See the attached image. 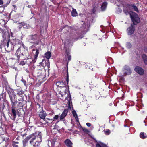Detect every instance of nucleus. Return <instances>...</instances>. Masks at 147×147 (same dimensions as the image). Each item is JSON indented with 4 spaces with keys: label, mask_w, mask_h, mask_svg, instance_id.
Returning a JSON list of instances; mask_svg holds the SVG:
<instances>
[{
    "label": "nucleus",
    "mask_w": 147,
    "mask_h": 147,
    "mask_svg": "<svg viewBox=\"0 0 147 147\" xmlns=\"http://www.w3.org/2000/svg\"><path fill=\"white\" fill-rule=\"evenodd\" d=\"M3 0H0V5H3Z\"/></svg>",
    "instance_id": "79ce46f5"
},
{
    "label": "nucleus",
    "mask_w": 147,
    "mask_h": 147,
    "mask_svg": "<svg viewBox=\"0 0 147 147\" xmlns=\"http://www.w3.org/2000/svg\"><path fill=\"white\" fill-rule=\"evenodd\" d=\"M61 95V96H63V94H61V93L60 94Z\"/></svg>",
    "instance_id": "8fccbe9b"
},
{
    "label": "nucleus",
    "mask_w": 147,
    "mask_h": 147,
    "mask_svg": "<svg viewBox=\"0 0 147 147\" xmlns=\"http://www.w3.org/2000/svg\"><path fill=\"white\" fill-rule=\"evenodd\" d=\"M83 130L85 131V132H88V130L86 129H83Z\"/></svg>",
    "instance_id": "c03bdc74"
},
{
    "label": "nucleus",
    "mask_w": 147,
    "mask_h": 147,
    "mask_svg": "<svg viewBox=\"0 0 147 147\" xmlns=\"http://www.w3.org/2000/svg\"><path fill=\"white\" fill-rule=\"evenodd\" d=\"M45 56L47 59H49L51 57V53L49 52H47L45 54Z\"/></svg>",
    "instance_id": "a878e982"
},
{
    "label": "nucleus",
    "mask_w": 147,
    "mask_h": 147,
    "mask_svg": "<svg viewBox=\"0 0 147 147\" xmlns=\"http://www.w3.org/2000/svg\"><path fill=\"white\" fill-rule=\"evenodd\" d=\"M140 137L143 139L147 137L146 134H145L144 132H141L140 133Z\"/></svg>",
    "instance_id": "7c9ffc66"
},
{
    "label": "nucleus",
    "mask_w": 147,
    "mask_h": 147,
    "mask_svg": "<svg viewBox=\"0 0 147 147\" xmlns=\"http://www.w3.org/2000/svg\"><path fill=\"white\" fill-rule=\"evenodd\" d=\"M12 112L13 115L12 119L15 120L16 117V111L15 110V105H11Z\"/></svg>",
    "instance_id": "f8f14e48"
},
{
    "label": "nucleus",
    "mask_w": 147,
    "mask_h": 147,
    "mask_svg": "<svg viewBox=\"0 0 147 147\" xmlns=\"http://www.w3.org/2000/svg\"><path fill=\"white\" fill-rule=\"evenodd\" d=\"M39 116L40 118L42 119L40 121V122L42 124H45V118L47 115V114L45 111L42 110L40 112L39 114Z\"/></svg>",
    "instance_id": "423d86ee"
},
{
    "label": "nucleus",
    "mask_w": 147,
    "mask_h": 147,
    "mask_svg": "<svg viewBox=\"0 0 147 147\" xmlns=\"http://www.w3.org/2000/svg\"><path fill=\"white\" fill-rule=\"evenodd\" d=\"M24 24V22H20L18 24H19V26H18V28L20 30L22 27L23 26Z\"/></svg>",
    "instance_id": "2f4dec72"
},
{
    "label": "nucleus",
    "mask_w": 147,
    "mask_h": 147,
    "mask_svg": "<svg viewBox=\"0 0 147 147\" xmlns=\"http://www.w3.org/2000/svg\"><path fill=\"white\" fill-rule=\"evenodd\" d=\"M130 10L128 4L124 7L123 12L126 15L129 14L134 24H136L135 22L136 23L139 22L140 18L136 13L134 12L130 11Z\"/></svg>",
    "instance_id": "f257e3e1"
},
{
    "label": "nucleus",
    "mask_w": 147,
    "mask_h": 147,
    "mask_svg": "<svg viewBox=\"0 0 147 147\" xmlns=\"http://www.w3.org/2000/svg\"><path fill=\"white\" fill-rule=\"evenodd\" d=\"M59 82H57V83H56V84L57 85H59L58 84H59Z\"/></svg>",
    "instance_id": "3c124183"
},
{
    "label": "nucleus",
    "mask_w": 147,
    "mask_h": 147,
    "mask_svg": "<svg viewBox=\"0 0 147 147\" xmlns=\"http://www.w3.org/2000/svg\"><path fill=\"white\" fill-rule=\"evenodd\" d=\"M24 52L21 53L22 56H25L27 59V60H28L30 63L32 62V59L30 58L28 50H24Z\"/></svg>",
    "instance_id": "0eeeda50"
},
{
    "label": "nucleus",
    "mask_w": 147,
    "mask_h": 147,
    "mask_svg": "<svg viewBox=\"0 0 147 147\" xmlns=\"http://www.w3.org/2000/svg\"><path fill=\"white\" fill-rule=\"evenodd\" d=\"M124 126H125V127H127V125H124Z\"/></svg>",
    "instance_id": "6e6d98bb"
},
{
    "label": "nucleus",
    "mask_w": 147,
    "mask_h": 147,
    "mask_svg": "<svg viewBox=\"0 0 147 147\" xmlns=\"http://www.w3.org/2000/svg\"><path fill=\"white\" fill-rule=\"evenodd\" d=\"M59 118V116L58 115H56L54 116L53 117V119H51V120H53V121H54L57 120Z\"/></svg>",
    "instance_id": "473e14b6"
},
{
    "label": "nucleus",
    "mask_w": 147,
    "mask_h": 147,
    "mask_svg": "<svg viewBox=\"0 0 147 147\" xmlns=\"http://www.w3.org/2000/svg\"><path fill=\"white\" fill-rule=\"evenodd\" d=\"M1 48H2V46L1 45L0 46V48L1 49Z\"/></svg>",
    "instance_id": "603ef678"
},
{
    "label": "nucleus",
    "mask_w": 147,
    "mask_h": 147,
    "mask_svg": "<svg viewBox=\"0 0 147 147\" xmlns=\"http://www.w3.org/2000/svg\"><path fill=\"white\" fill-rule=\"evenodd\" d=\"M7 92L9 97L11 105H15L17 101L16 96L14 91L12 89H11L9 90Z\"/></svg>",
    "instance_id": "7ed1b4c3"
},
{
    "label": "nucleus",
    "mask_w": 147,
    "mask_h": 147,
    "mask_svg": "<svg viewBox=\"0 0 147 147\" xmlns=\"http://www.w3.org/2000/svg\"><path fill=\"white\" fill-rule=\"evenodd\" d=\"M86 125L88 127H90L91 126V124L90 123H86Z\"/></svg>",
    "instance_id": "a19ab883"
},
{
    "label": "nucleus",
    "mask_w": 147,
    "mask_h": 147,
    "mask_svg": "<svg viewBox=\"0 0 147 147\" xmlns=\"http://www.w3.org/2000/svg\"><path fill=\"white\" fill-rule=\"evenodd\" d=\"M107 5V3L106 2H104L102 4L101 6V9L102 11H104L105 10Z\"/></svg>",
    "instance_id": "5701e85b"
},
{
    "label": "nucleus",
    "mask_w": 147,
    "mask_h": 147,
    "mask_svg": "<svg viewBox=\"0 0 147 147\" xmlns=\"http://www.w3.org/2000/svg\"><path fill=\"white\" fill-rule=\"evenodd\" d=\"M9 40L7 42L6 45L5 46V49L6 51L8 52H10L11 50H12V49L11 48H10L9 47Z\"/></svg>",
    "instance_id": "f3484780"
},
{
    "label": "nucleus",
    "mask_w": 147,
    "mask_h": 147,
    "mask_svg": "<svg viewBox=\"0 0 147 147\" xmlns=\"http://www.w3.org/2000/svg\"><path fill=\"white\" fill-rule=\"evenodd\" d=\"M72 113L74 117L76 116L77 117V116L76 112L75 111H72Z\"/></svg>",
    "instance_id": "4c0bfd02"
},
{
    "label": "nucleus",
    "mask_w": 147,
    "mask_h": 147,
    "mask_svg": "<svg viewBox=\"0 0 147 147\" xmlns=\"http://www.w3.org/2000/svg\"><path fill=\"white\" fill-rule=\"evenodd\" d=\"M65 143L68 147H71L73 144L68 139H66L65 141Z\"/></svg>",
    "instance_id": "4468645a"
},
{
    "label": "nucleus",
    "mask_w": 147,
    "mask_h": 147,
    "mask_svg": "<svg viewBox=\"0 0 147 147\" xmlns=\"http://www.w3.org/2000/svg\"><path fill=\"white\" fill-rule=\"evenodd\" d=\"M68 61H69L71 60V56L68 53H67Z\"/></svg>",
    "instance_id": "c9c22d12"
},
{
    "label": "nucleus",
    "mask_w": 147,
    "mask_h": 147,
    "mask_svg": "<svg viewBox=\"0 0 147 147\" xmlns=\"http://www.w3.org/2000/svg\"><path fill=\"white\" fill-rule=\"evenodd\" d=\"M25 85L26 84V82L25 81H23Z\"/></svg>",
    "instance_id": "09e8293b"
},
{
    "label": "nucleus",
    "mask_w": 147,
    "mask_h": 147,
    "mask_svg": "<svg viewBox=\"0 0 147 147\" xmlns=\"http://www.w3.org/2000/svg\"><path fill=\"white\" fill-rule=\"evenodd\" d=\"M131 46V45L129 42L127 43L126 44V47L128 48H130Z\"/></svg>",
    "instance_id": "f704fd0d"
},
{
    "label": "nucleus",
    "mask_w": 147,
    "mask_h": 147,
    "mask_svg": "<svg viewBox=\"0 0 147 147\" xmlns=\"http://www.w3.org/2000/svg\"><path fill=\"white\" fill-rule=\"evenodd\" d=\"M142 58L144 63L147 65V56L146 55L143 54L142 55Z\"/></svg>",
    "instance_id": "412c9836"
},
{
    "label": "nucleus",
    "mask_w": 147,
    "mask_h": 147,
    "mask_svg": "<svg viewBox=\"0 0 147 147\" xmlns=\"http://www.w3.org/2000/svg\"><path fill=\"white\" fill-rule=\"evenodd\" d=\"M66 81L67 83V84L68 85V82H69V76H68V73L67 72V77L66 78Z\"/></svg>",
    "instance_id": "e433bc0d"
},
{
    "label": "nucleus",
    "mask_w": 147,
    "mask_h": 147,
    "mask_svg": "<svg viewBox=\"0 0 147 147\" xmlns=\"http://www.w3.org/2000/svg\"><path fill=\"white\" fill-rule=\"evenodd\" d=\"M96 147H106V146L103 143L100 142L96 144Z\"/></svg>",
    "instance_id": "bb28decb"
},
{
    "label": "nucleus",
    "mask_w": 147,
    "mask_h": 147,
    "mask_svg": "<svg viewBox=\"0 0 147 147\" xmlns=\"http://www.w3.org/2000/svg\"><path fill=\"white\" fill-rule=\"evenodd\" d=\"M66 93V92H65V94Z\"/></svg>",
    "instance_id": "4d7b16f0"
},
{
    "label": "nucleus",
    "mask_w": 147,
    "mask_h": 147,
    "mask_svg": "<svg viewBox=\"0 0 147 147\" xmlns=\"http://www.w3.org/2000/svg\"><path fill=\"white\" fill-rule=\"evenodd\" d=\"M137 23L135 22V25ZM134 24H131V26L127 28V33L128 35H131L133 34L135 30V28L134 26Z\"/></svg>",
    "instance_id": "6e6552de"
},
{
    "label": "nucleus",
    "mask_w": 147,
    "mask_h": 147,
    "mask_svg": "<svg viewBox=\"0 0 147 147\" xmlns=\"http://www.w3.org/2000/svg\"><path fill=\"white\" fill-rule=\"evenodd\" d=\"M95 118H96V117H94V119H95Z\"/></svg>",
    "instance_id": "bf43d9fd"
},
{
    "label": "nucleus",
    "mask_w": 147,
    "mask_h": 147,
    "mask_svg": "<svg viewBox=\"0 0 147 147\" xmlns=\"http://www.w3.org/2000/svg\"><path fill=\"white\" fill-rule=\"evenodd\" d=\"M39 54V50L36 49V53L34 55V59L32 60V63H34L36 61L38 55Z\"/></svg>",
    "instance_id": "2eb2a0df"
},
{
    "label": "nucleus",
    "mask_w": 147,
    "mask_h": 147,
    "mask_svg": "<svg viewBox=\"0 0 147 147\" xmlns=\"http://www.w3.org/2000/svg\"><path fill=\"white\" fill-rule=\"evenodd\" d=\"M14 43L15 45H20V46L22 45H23V43L22 42V41L18 39H15L14 41Z\"/></svg>",
    "instance_id": "6ab92c4d"
},
{
    "label": "nucleus",
    "mask_w": 147,
    "mask_h": 147,
    "mask_svg": "<svg viewBox=\"0 0 147 147\" xmlns=\"http://www.w3.org/2000/svg\"><path fill=\"white\" fill-rule=\"evenodd\" d=\"M127 121V120H126L125 121V122H126V121Z\"/></svg>",
    "instance_id": "13d9d810"
},
{
    "label": "nucleus",
    "mask_w": 147,
    "mask_h": 147,
    "mask_svg": "<svg viewBox=\"0 0 147 147\" xmlns=\"http://www.w3.org/2000/svg\"><path fill=\"white\" fill-rule=\"evenodd\" d=\"M20 64L22 65H25V63L24 61H21L20 63Z\"/></svg>",
    "instance_id": "58836bf2"
},
{
    "label": "nucleus",
    "mask_w": 147,
    "mask_h": 147,
    "mask_svg": "<svg viewBox=\"0 0 147 147\" xmlns=\"http://www.w3.org/2000/svg\"><path fill=\"white\" fill-rule=\"evenodd\" d=\"M71 14L72 16L76 17L78 15V13L75 9L72 8V10L71 11Z\"/></svg>",
    "instance_id": "4be33fe9"
},
{
    "label": "nucleus",
    "mask_w": 147,
    "mask_h": 147,
    "mask_svg": "<svg viewBox=\"0 0 147 147\" xmlns=\"http://www.w3.org/2000/svg\"><path fill=\"white\" fill-rule=\"evenodd\" d=\"M13 147H19V142H18L13 141L12 143Z\"/></svg>",
    "instance_id": "393cba45"
},
{
    "label": "nucleus",
    "mask_w": 147,
    "mask_h": 147,
    "mask_svg": "<svg viewBox=\"0 0 147 147\" xmlns=\"http://www.w3.org/2000/svg\"><path fill=\"white\" fill-rule=\"evenodd\" d=\"M71 106H72L71 97L70 96L69 98V100H68V102L67 103V106L68 109H71Z\"/></svg>",
    "instance_id": "dca6fc26"
},
{
    "label": "nucleus",
    "mask_w": 147,
    "mask_h": 147,
    "mask_svg": "<svg viewBox=\"0 0 147 147\" xmlns=\"http://www.w3.org/2000/svg\"><path fill=\"white\" fill-rule=\"evenodd\" d=\"M98 6L97 4L95 5H94V7L92 9V12L93 13H94L98 9Z\"/></svg>",
    "instance_id": "b1692460"
},
{
    "label": "nucleus",
    "mask_w": 147,
    "mask_h": 147,
    "mask_svg": "<svg viewBox=\"0 0 147 147\" xmlns=\"http://www.w3.org/2000/svg\"><path fill=\"white\" fill-rule=\"evenodd\" d=\"M42 136L40 133H39L36 136H35V137L36 138L35 139H36L37 141L40 142L42 141Z\"/></svg>",
    "instance_id": "aec40b11"
},
{
    "label": "nucleus",
    "mask_w": 147,
    "mask_h": 147,
    "mask_svg": "<svg viewBox=\"0 0 147 147\" xmlns=\"http://www.w3.org/2000/svg\"><path fill=\"white\" fill-rule=\"evenodd\" d=\"M129 7V9L130 10H134L136 12H138L139 11L137 7L134 4H128Z\"/></svg>",
    "instance_id": "9b49d317"
},
{
    "label": "nucleus",
    "mask_w": 147,
    "mask_h": 147,
    "mask_svg": "<svg viewBox=\"0 0 147 147\" xmlns=\"http://www.w3.org/2000/svg\"><path fill=\"white\" fill-rule=\"evenodd\" d=\"M82 38V37H81L80 38Z\"/></svg>",
    "instance_id": "052dcab7"
},
{
    "label": "nucleus",
    "mask_w": 147,
    "mask_h": 147,
    "mask_svg": "<svg viewBox=\"0 0 147 147\" xmlns=\"http://www.w3.org/2000/svg\"><path fill=\"white\" fill-rule=\"evenodd\" d=\"M24 92L22 90H18L17 94L20 97H22L23 96V95L24 94Z\"/></svg>",
    "instance_id": "cd10ccee"
},
{
    "label": "nucleus",
    "mask_w": 147,
    "mask_h": 147,
    "mask_svg": "<svg viewBox=\"0 0 147 147\" xmlns=\"http://www.w3.org/2000/svg\"><path fill=\"white\" fill-rule=\"evenodd\" d=\"M4 107H5V106H4V103H3V105L2 106V107H0L1 108H2V109H3Z\"/></svg>",
    "instance_id": "49530a36"
},
{
    "label": "nucleus",
    "mask_w": 147,
    "mask_h": 147,
    "mask_svg": "<svg viewBox=\"0 0 147 147\" xmlns=\"http://www.w3.org/2000/svg\"><path fill=\"white\" fill-rule=\"evenodd\" d=\"M74 117L76 119L77 121L78 122V116H77V117L76 116V117Z\"/></svg>",
    "instance_id": "37998d69"
},
{
    "label": "nucleus",
    "mask_w": 147,
    "mask_h": 147,
    "mask_svg": "<svg viewBox=\"0 0 147 147\" xmlns=\"http://www.w3.org/2000/svg\"><path fill=\"white\" fill-rule=\"evenodd\" d=\"M21 47H20L17 50L16 52L15 53V55L17 57L18 60H19L20 57V56H22L21 53Z\"/></svg>",
    "instance_id": "9d476101"
},
{
    "label": "nucleus",
    "mask_w": 147,
    "mask_h": 147,
    "mask_svg": "<svg viewBox=\"0 0 147 147\" xmlns=\"http://www.w3.org/2000/svg\"><path fill=\"white\" fill-rule=\"evenodd\" d=\"M68 113V109H65L62 113L61 114L60 117V120H62L63 118H64L67 114Z\"/></svg>",
    "instance_id": "ddd939ff"
},
{
    "label": "nucleus",
    "mask_w": 147,
    "mask_h": 147,
    "mask_svg": "<svg viewBox=\"0 0 147 147\" xmlns=\"http://www.w3.org/2000/svg\"><path fill=\"white\" fill-rule=\"evenodd\" d=\"M41 142L36 141V142L34 143V144L33 146V147H39V146L40 145V142Z\"/></svg>",
    "instance_id": "c756f323"
},
{
    "label": "nucleus",
    "mask_w": 147,
    "mask_h": 147,
    "mask_svg": "<svg viewBox=\"0 0 147 147\" xmlns=\"http://www.w3.org/2000/svg\"><path fill=\"white\" fill-rule=\"evenodd\" d=\"M49 62L48 59H43L41 62L39 63V65L38 66V68H40L41 67V69H44L45 67L47 68L48 70H49Z\"/></svg>",
    "instance_id": "20e7f679"
},
{
    "label": "nucleus",
    "mask_w": 147,
    "mask_h": 147,
    "mask_svg": "<svg viewBox=\"0 0 147 147\" xmlns=\"http://www.w3.org/2000/svg\"><path fill=\"white\" fill-rule=\"evenodd\" d=\"M54 113V112L53 111H51V113H50L49 114L50 115H52Z\"/></svg>",
    "instance_id": "a18cd8bd"
},
{
    "label": "nucleus",
    "mask_w": 147,
    "mask_h": 147,
    "mask_svg": "<svg viewBox=\"0 0 147 147\" xmlns=\"http://www.w3.org/2000/svg\"><path fill=\"white\" fill-rule=\"evenodd\" d=\"M28 40H35L37 39V36L36 34L33 35H30L29 36L28 38Z\"/></svg>",
    "instance_id": "a211bd4d"
},
{
    "label": "nucleus",
    "mask_w": 147,
    "mask_h": 147,
    "mask_svg": "<svg viewBox=\"0 0 147 147\" xmlns=\"http://www.w3.org/2000/svg\"><path fill=\"white\" fill-rule=\"evenodd\" d=\"M92 118H93L94 119V121L95 119H94V118H93V117H92Z\"/></svg>",
    "instance_id": "864d4df0"
},
{
    "label": "nucleus",
    "mask_w": 147,
    "mask_h": 147,
    "mask_svg": "<svg viewBox=\"0 0 147 147\" xmlns=\"http://www.w3.org/2000/svg\"><path fill=\"white\" fill-rule=\"evenodd\" d=\"M34 134L30 135L27 136L23 141V147H25L26 144L28 143L29 140L30 144L33 146L34 144V140L35 139Z\"/></svg>",
    "instance_id": "f03ea898"
},
{
    "label": "nucleus",
    "mask_w": 147,
    "mask_h": 147,
    "mask_svg": "<svg viewBox=\"0 0 147 147\" xmlns=\"http://www.w3.org/2000/svg\"><path fill=\"white\" fill-rule=\"evenodd\" d=\"M21 46H22L23 47L24 49V50H27V47L24 45L23 44V45H22Z\"/></svg>",
    "instance_id": "ea45409f"
},
{
    "label": "nucleus",
    "mask_w": 147,
    "mask_h": 147,
    "mask_svg": "<svg viewBox=\"0 0 147 147\" xmlns=\"http://www.w3.org/2000/svg\"><path fill=\"white\" fill-rule=\"evenodd\" d=\"M23 25V28L25 29H28L30 28V26L28 24H26L24 22Z\"/></svg>",
    "instance_id": "c85d7f7f"
},
{
    "label": "nucleus",
    "mask_w": 147,
    "mask_h": 147,
    "mask_svg": "<svg viewBox=\"0 0 147 147\" xmlns=\"http://www.w3.org/2000/svg\"><path fill=\"white\" fill-rule=\"evenodd\" d=\"M104 132L105 134L106 135H109L110 133V131L108 129L106 130L105 131H104Z\"/></svg>",
    "instance_id": "72a5a7b5"
},
{
    "label": "nucleus",
    "mask_w": 147,
    "mask_h": 147,
    "mask_svg": "<svg viewBox=\"0 0 147 147\" xmlns=\"http://www.w3.org/2000/svg\"><path fill=\"white\" fill-rule=\"evenodd\" d=\"M122 71L123 74V76H125L127 75H129L132 73L131 71L128 66L125 65Z\"/></svg>",
    "instance_id": "39448f33"
},
{
    "label": "nucleus",
    "mask_w": 147,
    "mask_h": 147,
    "mask_svg": "<svg viewBox=\"0 0 147 147\" xmlns=\"http://www.w3.org/2000/svg\"><path fill=\"white\" fill-rule=\"evenodd\" d=\"M135 71L139 74L142 75L144 73V70L143 69L140 67L136 66L135 68Z\"/></svg>",
    "instance_id": "1a4fd4ad"
},
{
    "label": "nucleus",
    "mask_w": 147,
    "mask_h": 147,
    "mask_svg": "<svg viewBox=\"0 0 147 147\" xmlns=\"http://www.w3.org/2000/svg\"><path fill=\"white\" fill-rule=\"evenodd\" d=\"M68 43L67 41V40H66V41L64 42V44L65 46Z\"/></svg>",
    "instance_id": "de8ad7c7"
},
{
    "label": "nucleus",
    "mask_w": 147,
    "mask_h": 147,
    "mask_svg": "<svg viewBox=\"0 0 147 147\" xmlns=\"http://www.w3.org/2000/svg\"><path fill=\"white\" fill-rule=\"evenodd\" d=\"M38 105L39 106V107H40V105L39 104H38Z\"/></svg>",
    "instance_id": "5fc2aeb1"
}]
</instances>
